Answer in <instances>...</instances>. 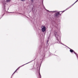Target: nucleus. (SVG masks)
I'll use <instances>...</instances> for the list:
<instances>
[{
	"instance_id": "1",
	"label": "nucleus",
	"mask_w": 78,
	"mask_h": 78,
	"mask_svg": "<svg viewBox=\"0 0 78 78\" xmlns=\"http://www.w3.org/2000/svg\"><path fill=\"white\" fill-rule=\"evenodd\" d=\"M41 31L42 32H44L46 30V27L44 26H41Z\"/></svg>"
},
{
	"instance_id": "2",
	"label": "nucleus",
	"mask_w": 78,
	"mask_h": 78,
	"mask_svg": "<svg viewBox=\"0 0 78 78\" xmlns=\"http://www.w3.org/2000/svg\"><path fill=\"white\" fill-rule=\"evenodd\" d=\"M59 13L58 12L56 14L55 16H56L57 17V16H58V15H59Z\"/></svg>"
},
{
	"instance_id": "3",
	"label": "nucleus",
	"mask_w": 78,
	"mask_h": 78,
	"mask_svg": "<svg viewBox=\"0 0 78 78\" xmlns=\"http://www.w3.org/2000/svg\"><path fill=\"white\" fill-rule=\"evenodd\" d=\"M70 52H73V51L72 49L70 50Z\"/></svg>"
},
{
	"instance_id": "4",
	"label": "nucleus",
	"mask_w": 78,
	"mask_h": 78,
	"mask_svg": "<svg viewBox=\"0 0 78 78\" xmlns=\"http://www.w3.org/2000/svg\"><path fill=\"white\" fill-rule=\"evenodd\" d=\"M10 1H11V0H6V2H9Z\"/></svg>"
},
{
	"instance_id": "5",
	"label": "nucleus",
	"mask_w": 78,
	"mask_h": 78,
	"mask_svg": "<svg viewBox=\"0 0 78 78\" xmlns=\"http://www.w3.org/2000/svg\"><path fill=\"white\" fill-rule=\"evenodd\" d=\"M21 1H22L23 2H24V1H25V0H21Z\"/></svg>"
},
{
	"instance_id": "6",
	"label": "nucleus",
	"mask_w": 78,
	"mask_h": 78,
	"mask_svg": "<svg viewBox=\"0 0 78 78\" xmlns=\"http://www.w3.org/2000/svg\"><path fill=\"white\" fill-rule=\"evenodd\" d=\"M32 2H33V0H31Z\"/></svg>"
},
{
	"instance_id": "7",
	"label": "nucleus",
	"mask_w": 78,
	"mask_h": 78,
	"mask_svg": "<svg viewBox=\"0 0 78 78\" xmlns=\"http://www.w3.org/2000/svg\"><path fill=\"white\" fill-rule=\"evenodd\" d=\"M76 2H77V1H76V2H75V3H76Z\"/></svg>"
}]
</instances>
